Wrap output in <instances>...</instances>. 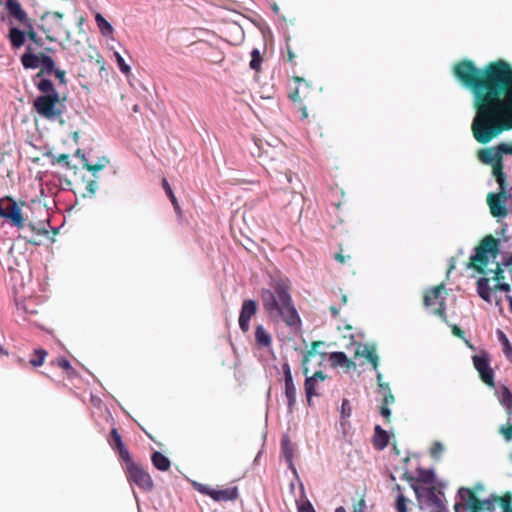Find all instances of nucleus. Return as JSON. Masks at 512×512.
I'll list each match as a JSON object with an SVG mask.
<instances>
[{
	"label": "nucleus",
	"mask_w": 512,
	"mask_h": 512,
	"mask_svg": "<svg viewBox=\"0 0 512 512\" xmlns=\"http://www.w3.org/2000/svg\"><path fill=\"white\" fill-rule=\"evenodd\" d=\"M499 401L503 406L507 408L512 407V392L508 387L503 386L501 388L499 392Z\"/></svg>",
	"instance_id": "nucleus-34"
},
{
	"label": "nucleus",
	"mask_w": 512,
	"mask_h": 512,
	"mask_svg": "<svg viewBox=\"0 0 512 512\" xmlns=\"http://www.w3.org/2000/svg\"><path fill=\"white\" fill-rule=\"evenodd\" d=\"M286 48H287V61L290 63H293L294 59H295V54L293 53V51L288 43L286 45Z\"/></svg>",
	"instance_id": "nucleus-62"
},
{
	"label": "nucleus",
	"mask_w": 512,
	"mask_h": 512,
	"mask_svg": "<svg viewBox=\"0 0 512 512\" xmlns=\"http://www.w3.org/2000/svg\"><path fill=\"white\" fill-rule=\"evenodd\" d=\"M162 187L163 189L165 190L167 196L169 197L174 209L176 211H179L180 210V206H179V203L177 201V198L176 196L174 195L173 191H172V188L170 186V184L168 183L167 179L166 178H163L162 179Z\"/></svg>",
	"instance_id": "nucleus-36"
},
{
	"label": "nucleus",
	"mask_w": 512,
	"mask_h": 512,
	"mask_svg": "<svg viewBox=\"0 0 512 512\" xmlns=\"http://www.w3.org/2000/svg\"><path fill=\"white\" fill-rule=\"evenodd\" d=\"M444 451V447L441 442H434L433 445L430 448V455L434 459H438L442 452Z\"/></svg>",
	"instance_id": "nucleus-48"
},
{
	"label": "nucleus",
	"mask_w": 512,
	"mask_h": 512,
	"mask_svg": "<svg viewBox=\"0 0 512 512\" xmlns=\"http://www.w3.org/2000/svg\"><path fill=\"white\" fill-rule=\"evenodd\" d=\"M285 396L288 402V409L289 411H292L296 403V387L293 379L285 381Z\"/></svg>",
	"instance_id": "nucleus-30"
},
{
	"label": "nucleus",
	"mask_w": 512,
	"mask_h": 512,
	"mask_svg": "<svg viewBox=\"0 0 512 512\" xmlns=\"http://www.w3.org/2000/svg\"><path fill=\"white\" fill-rule=\"evenodd\" d=\"M109 444L115 450V452L118 454L119 458L122 461H125L126 459H129L131 457L127 447L122 441L121 435L118 433L116 428H113L111 430Z\"/></svg>",
	"instance_id": "nucleus-17"
},
{
	"label": "nucleus",
	"mask_w": 512,
	"mask_h": 512,
	"mask_svg": "<svg viewBox=\"0 0 512 512\" xmlns=\"http://www.w3.org/2000/svg\"><path fill=\"white\" fill-rule=\"evenodd\" d=\"M113 56L116 60V63L118 65L119 70L126 76L130 75L131 68L130 66L125 62L124 58L120 55L119 52L114 51Z\"/></svg>",
	"instance_id": "nucleus-38"
},
{
	"label": "nucleus",
	"mask_w": 512,
	"mask_h": 512,
	"mask_svg": "<svg viewBox=\"0 0 512 512\" xmlns=\"http://www.w3.org/2000/svg\"><path fill=\"white\" fill-rule=\"evenodd\" d=\"M377 384L381 390L389 388V383L383 381V376L380 372H377Z\"/></svg>",
	"instance_id": "nucleus-58"
},
{
	"label": "nucleus",
	"mask_w": 512,
	"mask_h": 512,
	"mask_svg": "<svg viewBox=\"0 0 512 512\" xmlns=\"http://www.w3.org/2000/svg\"><path fill=\"white\" fill-rule=\"evenodd\" d=\"M493 175L495 176L499 185L503 188L505 183V174L503 172V166L500 160H498V162L493 166Z\"/></svg>",
	"instance_id": "nucleus-41"
},
{
	"label": "nucleus",
	"mask_w": 512,
	"mask_h": 512,
	"mask_svg": "<svg viewBox=\"0 0 512 512\" xmlns=\"http://www.w3.org/2000/svg\"><path fill=\"white\" fill-rule=\"evenodd\" d=\"M56 364L61 369L65 370L68 375H71L74 372L73 367L71 366L69 360H67L66 358H58L56 360Z\"/></svg>",
	"instance_id": "nucleus-49"
},
{
	"label": "nucleus",
	"mask_w": 512,
	"mask_h": 512,
	"mask_svg": "<svg viewBox=\"0 0 512 512\" xmlns=\"http://www.w3.org/2000/svg\"><path fill=\"white\" fill-rule=\"evenodd\" d=\"M389 444V435L387 431L376 425L374 428L373 445L377 450H383Z\"/></svg>",
	"instance_id": "nucleus-21"
},
{
	"label": "nucleus",
	"mask_w": 512,
	"mask_h": 512,
	"mask_svg": "<svg viewBox=\"0 0 512 512\" xmlns=\"http://www.w3.org/2000/svg\"><path fill=\"white\" fill-rule=\"evenodd\" d=\"M84 159V164H83V167L86 168L88 171L92 172V173H96L100 170H102L105 165L107 163H109V160L107 159H103V163H96V164H90L85 158Z\"/></svg>",
	"instance_id": "nucleus-44"
},
{
	"label": "nucleus",
	"mask_w": 512,
	"mask_h": 512,
	"mask_svg": "<svg viewBox=\"0 0 512 512\" xmlns=\"http://www.w3.org/2000/svg\"><path fill=\"white\" fill-rule=\"evenodd\" d=\"M47 354V351L42 348L35 349L33 356L30 359V364L34 367H39L43 365Z\"/></svg>",
	"instance_id": "nucleus-32"
},
{
	"label": "nucleus",
	"mask_w": 512,
	"mask_h": 512,
	"mask_svg": "<svg viewBox=\"0 0 512 512\" xmlns=\"http://www.w3.org/2000/svg\"><path fill=\"white\" fill-rule=\"evenodd\" d=\"M477 292L479 296L487 301L491 302V294H490V287H489V279L487 278H480L477 281Z\"/></svg>",
	"instance_id": "nucleus-31"
},
{
	"label": "nucleus",
	"mask_w": 512,
	"mask_h": 512,
	"mask_svg": "<svg viewBox=\"0 0 512 512\" xmlns=\"http://www.w3.org/2000/svg\"><path fill=\"white\" fill-rule=\"evenodd\" d=\"M257 312V303L254 300H244L242 303L239 326L243 332H248L250 328V320Z\"/></svg>",
	"instance_id": "nucleus-14"
},
{
	"label": "nucleus",
	"mask_w": 512,
	"mask_h": 512,
	"mask_svg": "<svg viewBox=\"0 0 512 512\" xmlns=\"http://www.w3.org/2000/svg\"><path fill=\"white\" fill-rule=\"evenodd\" d=\"M456 79L474 96L473 137L487 144L502 132L512 129V67L504 60L478 68L464 59L453 67Z\"/></svg>",
	"instance_id": "nucleus-1"
},
{
	"label": "nucleus",
	"mask_w": 512,
	"mask_h": 512,
	"mask_svg": "<svg viewBox=\"0 0 512 512\" xmlns=\"http://www.w3.org/2000/svg\"><path fill=\"white\" fill-rule=\"evenodd\" d=\"M496 500H498L503 512H512V494L510 492L505 493L503 496H497Z\"/></svg>",
	"instance_id": "nucleus-35"
},
{
	"label": "nucleus",
	"mask_w": 512,
	"mask_h": 512,
	"mask_svg": "<svg viewBox=\"0 0 512 512\" xmlns=\"http://www.w3.org/2000/svg\"><path fill=\"white\" fill-rule=\"evenodd\" d=\"M28 227L31 229V231L34 233V236L32 237H24V239L33 244V245H40L41 244V239H39V237H46L48 238L49 237V231L47 230V228L45 226H42V227H36L35 224L33 223H29L28 224Z\"/></svg>",
	"instance_id": "nucleus-24"
},
{
	"label": "nucleus",
	"mask_w": 512,
	"mask_h": 512,
	"mask_svg": "<svg viewBox=\"0 0 512 512\" xmlns=\"http://www.w3.org/2000/svg\"><path fill=\"white\" fill-rule=\"evenodd\" d=\"M366 504L364 498H361L353 505V512H365Z\"/></svg>",
	"instance_id": "nucleus-56"
},
{
	"label": "nucleus",
	"mask_w": 512,
	"mask_h": 512,
	"mask_svg": "<svg viewBox=\"0 0 512 512\" xmlns=\"http://www.w3.org/2000/svg\"><path fill=\"white\" fill-rule=\"evenodd\" d=\"M434 477L435 475L432 470L418 469V476L416 480L424 484H429L434 481Z\"/></svg>",
	"instance_id": "nucleus-37"
},
{
	"label": "nucleus",
	"mask_w": 512,
	"mask_h": 512,
	"mask_svg": "<svg viewBox=\"0 0 512 512\" xmlns=\"http://www.w3.org/2000/svg\"><path fill=\"white\" fill-rule=\"evenodd\" d=\"M496 497L497 495H492L488 499L480 500L481 511L487 510L488 512H493L495 510V503L498 502Z\"/></svg>",
	"instance_id": "nucleus-43"
},
{
	"label": "nucleus",
	"mask_w": 512,
	"mask_h": 512,
	"mask_svg": "<svg viewBox=\"0 0 512 512\" xmlns=\"http://www.w3.org/2000/svg\"><path fill=\"white\" fill-rule=\"evenodd\" d=\"M48 156L51 158V164L56 165L63 163L66 168L70 169V161H69V154H60L59 156L52 155L51 153L48 154Z\"/></svg>",
	"instance_id": "nucleus-42"
},
{
	"label": "nucleus",
	"mask_w": 512,
	"mask_h": 512,
	"mask_svg": "<svg viewBox=\"0 0 512 512\" xmlns=\"http://www.w3.org/2000/svg\"><path fill=\"white\" fill-rule=\"evenodd\" d=\"M98 188V184L96 180H88L85 183L84 191L82 192V196L84 198L89 197L92 198L95 195V192Z\"/></svg>",
	"instance_id": "nucleus-40"
},
{
	"label": "nucleus",
	"mask_w": 512,
	"mask_h": 512,
	"mask_svg": "<svg viewBox=\"0 0 512 512\" xmlns=\"http://www.w3.org/2000/svg\"><path fill=\"white\" fill-rule=\"evenodd\" d=\"M429 493H430V496H431L432 500H433L435 503H437V504H438V503H440L439 498L435 495V488H434V487H431V488H430Z\"/></svg>",
	"instance_id": "nucleus-63"
},
{
	"label": "nucleus",
	"mask_w": 512,
	"mask_h": 512,
	"mask_svg": "<svg viewBox=\"0 0 512 512\" xmlns=\"http://www.w3.org/2000/svg\"><path fill=\"white\" fill-rule=\"evenodd\" d=\"M53 73L55 74L56 78L59 80L60 84H63V85L67 84L66 72L64 70L55 68Z\"/></svg>",
	"instance_id": "nucleus-55"
},
{
	"label": "nucleus",
	"mask_w": 512,
	"mask_h": 512,
	"mask_svg": "<svg viewBox=\"0 0 512 512\" xmlns=\"http://www.w3.org/2000/svg\"><path fill=\"white\" fill-rule=\"evenodd\" d=\"M304 382L305 393L308 405L311 406L312 397L320 396L323 391V382L328 378L322 371L315 372L312 376L306 375Z\"/></svg>",
	"instance_id": "nucleus-12"
},
{
	"label": "nucleus",
	"mask_w": 512,
	"mask_h": 512,
	"mask_svg": "<svg viewBox=\"0 0 512 512\" xmlns=\"http://www.w3.org/2000/svg\"><path fill=\"white\" fill-rule=\"evenodd\" d=\"M351 412H352V409H351V405H350V402L348 399H344L342 401V405H341V416L343 419L345 418H349L351 416Z\"/></svg>",
	"instance_id": "nucleus-52"
},
{
	"label": "nucleus",
	"mask_w": 512,
	"mask_h": 512,
	"mask_svg": "<svg viewBox=\"0 0 512 512\" xmlns=\"http://www.w3.org/2000/svg\"><path fill=\"white\" fill-rule=\"evenodd\" d=\"M24 28L26 29V35L28 36V38L37 46H41V39L37 36L36 32L34 31L32 22L30 23V26H25Z\"/></svg>",
	"instance_id": "nucleus-46"
},
{
	"label": "nucleus",
	"mask_w": 512,
	"mask_h": 512,
	"mask_svg": "<svg viewBox=\"0 0 512 512\" xmlns=\"http://www.w3.org/2000/svg\"><path fill=\"white\" fill-rule=\"evenodd\" d=\"M293 79L297 83V87L289 94V98L294 103H299L301 119L305 120L308 118V111L307 107L302 104V101L308 97L307 91L310 88V84L304 78L299 76H294Z\"/></svg>",
	"instance_id": "nucleus-13"
},
{
	"label": "nucleus",
	"mask_w": 512,
	"mask_h": 512,
	"mask_svg": "<svg viewBox=\"0 0 512 512\" xmlns=\"http://www.w3.org/2000/svg\"><path fill=\"white\" fill-rule=\"evenodd\" d=\"M282 368H283V373H284V380L289 381V380L293 379L289 364H287V363L283 364Z\"/></svg>",
	"instance_id": "nucleus-60"
},
{
	"label": "nucleus",
	"mask_w": 512,
	"mask_h": 512,
	"mask_svg": "<svg viewBox=\"0 0 512 512\" xmlns=\"http://www.w3.org/2000/svg\"><path fill=\"white\" fill-rule=\"evenodd\" d=\"M361 345L358 344V349L356 351V355H362L365 357L372 365L375 370L378 368V355L375 351V348L372 346H364L363 350L360 352Z\"/></svg>",
	"instance_id": "nucleus-26"
},
{
	"label": "nucleus",
	"mask_w": 512,
	"mask_h": 512,
	"mask_svg": "<svg viewBox=\"0 0 512 512\" xmlns=\"http://www.w3.org/2000/svg\"><path fill=\"white\" fill-rule=\"evenodd\" d=\"M96 62L100 66V69L103 70L105 62H104V60H103V58H102V56L100 54H97Z\"/></svg>",
	"instance_id": "nucleus-64"
},
{
	"label": "nucleus",
	"mask_w": 512,
	"mask_h": 512,
	"mask_svg": "<svg viewBox=\"0 0 512 512\" xmlns=\"http://www.w3.org/2000/svg\"><path fill=\"white\" fill-rule=\"evenodd\" d=\"M407 502V498L403 494H399L395 503L397 512H407Z\"/></svg>",
	"instance_id": "nucleus-47"
},
{
	"label": "nucleus",
	"mask_w": 512,
	"mask_h": 512,
	"mask_svg": "<svg viewBox=\"0 0 512 512\" xmlns=\"http://www.w3.org/2000/svg\"><path fill=\"white\" fill-rule=\"evenodd\" d=\"M25 35H26V30L21 31L15 27L11 28L9 31V39H10L11 45L14 48L21 47L25 43Z\"/></svg>",
	"instance_id": "nucleus-29"
},
{
	"label": "nucleus",
	"mask_w": 512,
	"mask_h": 512,
	"mask_svg": "<svg viewBox=\"0 0 512 512\" xmlns=\"http://www.w3.org/2000/svg\"><path fill=\"white\" fill-rule=\"evenodd\" d=\"M151 461L154 467L160 471H168L171 466V462L168 457L159 451H155L151 456Z\"/></svg>",
	"instance_id": "nucleus-25"
},
{
	"label": "nucleus",
	"mask_w": 512,
	"mask_h": 512,
	"mask_svg": "<svg viewBox=\"0 0 512 512\" xmlns=\"http://www.w3.org/2000/svg\"><path fill=\"white\" fill-rule=\"evenodd\" d=\"M261 301L270 319L282 321L295 330L300 328V316L294 306L289 287L284 282H275L269 289H263Z\"/></svg>",
	"instance_id": "nucleus-2"
},
{
	"label": "nucleus",
	"mask_w": 512,
	"mask_h": 512,
	"mask_svg": "<svg viewBox=\"0 0 512 512\" xmlns=\"http://www.w3.org/2000/svg\"><path fill=\"white\" fill-rule=\"evenodd\" d=\"M501 197H505L504 192L500 194L490 193L487 196V203L490 208V212L494 217H505L507 215V209L503 204Z\"/></svg>",
	"instance_id": "nucleus-16"
},
{
	"label": "nucleus",
	"mask_w": 512,
	"mask_h": 512,
	"mask_svg": "<svg viewBox=\"0 0 512 512\" xmlns=\"http://www.w3.org/2000/svg\"><path fill=\"white\" fill-rule=\"evenodd\" d=\"M195 487L199 493L211 497L216 502L235 501L239 497V491L236 486L214 489L205 484H196Z\"/></svg>",
	"instance_id": "nucleus-10"
},
{
	"label": "nucleus",
	"mask_w": 512,
	"mask_h": 512,
	"mask_svg": "<svg viewBox=\"0 0 512 512\" xmlns=\"http://www.w3.org/2000/svg\"><path fill=\"white\" fill-rule=\"evenodd\" d=\"M495 157V153L493 152L492 149L489 148L481 149L478 152L479 160L486 164H491L495 160Z\"/></svg>",
	"instance_id": "nucleus-39"
},
{
	"label": "nucleus",
	"mask_w": 512,
	"mask_h": 512,
	"mask_svg": "<svg viewBox=\"0 0 512 512\" xmlns=\"http://www.w3.org/2000/svg\"><path fill=\"white\" fill-rule=\"evenodd\" d=\"M123 462L125 463L124 470L126 477L130 484L136 485L145 492L153 490V479L141 464L134 462L131 457Z\"/></svg>",
	"instance_id": "nucleus-6"
},
{
	"label": "nucleus",
	"mask_w": 512,
	"mask_h": 512,
	"mask_svg": "<svg viewBox=\"0 0 512 512\" xmlns=\"http://www.w3.org/2000/svg\"><path fill=\"white\" fill-rule=\"evenodd\" d=\"M25 205V202H21ZM0 217L8 220L11 226L23 229L26 226V219L22 213L21 206L12 197L5 196L0 199Z\"/></svg>",
	"instance_id": "nucleus-8"
},
{
	"label": "nucleus",
	"mask_w": 512,
	"mask_h": 512,
	"mask_svg": "<svg viewBox=\"0 0 512 512\" xmlns=\"http://www.w3.org/2000/svg\"><path fill=\"white\" fill-rule=\"evenodd\" d=\"M35 86L41 93L33 102V108L37 114L47 120L60 119L65 108V98L61 99L60 94L49 79H41L35 82Z\"/></svg>",
	"instance_id": "nucleus-3"
},
{
	"label": "nucleus",
	"mask_w": 512,
	"mask_h": 512,
	"mask_svg": "<svg viewBox=\"0 0 512 512\" xmlns=\"http://www.w3.org/2000/svg\"><path fill=\"white\" fill-rule=\"evenodd\" d=\"M329 361L333 367H345L350 369L354 366V362L349 359L344 352L330 353Z\"/></svg>",
	"instance_id": "nucleus-22"
},
{
	"label": "nucleus",
	"mask_w": 512,
	"mask_h": 512,
	"mask_svg": "<svg viewBox=\"0 0 512 512\" xmlns=\"http://www.w3.org/2000/svg\"><path fill=\"white\" fill-rule=\"evenodd\" d=\"M323 344H324V342H322V341H313L311 343L310 349L304 354L303 360H302L304 375H307L309 373V368L307 366L308 362L311 360L312 357L316 356L317 348Z\"/></svg>",
	"instance_id": "nucleus-27"
},
{
	"label": "nucleus",
	"mask_w": 512,
	"mask_h": 512,
	"mask_svg": "<svg viewBox=\"0 0 512 512\" xmlns=\"http://www.w3.org/2000/svg\"><path fill=\"white\" fill-rule=\"evenodd\" d=\"M473 364L480 379L489 387H495L494 372L490 366L489 354L485 351L473 356Z\"/></svg>",
	"instance_id": "nucleus-11"
},
{
	"label": "nucleus",
	"mask_w": 512,
	"mask_h": 512,
	"mask_svg": "<svg viewBox=\"0 0 512 512\" xmlns=\"http://www.w3.org/2000/svg\"><path fill=\"white\" fill-rule=\"evenodd\" d=\"M262 62L263 58L260 51L258 49H253L251 51V61L249 63V67L256 72H259L261 70Z\"/></svg>",
	"instance_id": "nucleus-33"
},
{
	"label": "nucleus",
	"mask_w": 512,
	"mask_h": 512,
	"mask_svg": "<svg viewBox=\"0 0 512 512\" xmlns=\"http://www.w3.org/2000/svg\"><path fill=\"white\" fill-rule=\"evenodd\" d=\"M298 512H316L309 500L297 504Z\"/></svg>",
	"instance_id": "nucleus-53"
},
{
	"label": "nucleus",
	"mask_w": 512,
	"mask_h": 512,
	"mask_svg": "<svg viewBox=\"0 0 512 512\" xmlns=\"http://www.w3.org/2000/svg\"><path fill=\"white\" fill-rule=\"evenodd\" d=\"M282 449L285 457L290 461L292 458V450L289 447V440L287 438L282 440Z\"/></svg>",
	"instance_id": "nucleus-54"
},
{
	"label": "nucleus",
	"mask_w": 512,
	"mask_h": 512,
	"mask_svg": "<svg viewBox=\"0 0 512 512\" xmlns=\"http://www.w3.org/2000/svg\"><path fill=\"white\" fill-rule=\"evenodd\" d=\"M62 20L61 12L47 11L41 16L38 28L46 35L48 41L55 42L59 37L68 36Z\"/></svg>",
	"instance_id": "nucleus-5"
},
{
	"label": "nucleus",
	"mask_w": 512,
	"mask_h": 512,
	"mask_svg": "<svg viewBox=\"0 0 512 512\" xmlns=\"http://www.w3.org/2000/svg\"><path fill=\"white\" fill-rule=\"evenodd\" d=\"M499 253V240L492 235L485 236L475 248V254L470 257L468 267L480 274H485V267L490 257L496 258Z\"/></svg>",
	"instance_id": "nucleus-4"
},
{
	"label": "nucleus",
	"mask_w": 512,
	"mask_h": 512,
	"mask_svg": "<svg viewBox=\"0 0 512 512\" xmlns=\"http://www.w3.org/2000/svg\"><path fill=\"white\" fill-rule=\"evenodd\" d=\"M255 341L259 347L269 348L272 344V337L262 325H257L255 328Z\"/></svg>",
	"instance_id": "nucleus-23"
},
{
	"label": "nucleus",
	"mask_w": 512,
	"mask_h": 512,
	"mask_svg": "<svg viewBox=\"0 0 512 512\" xmlns=\"http://www.w3.org/2000/svg\"><path fill=\"white\" fill-rule=\"evenodd\" d=\"M493 279L496 280L497 282H501L504 279L503 269L499 264H497L496 269L494 270Z\"/></svg>",
	"instance_id": "nucleus-57"
},
{
	"label": "nucleus",
	"mask_w": 512,
	"mask_h": 512,
	"mask_svg": "<svg viewBox=\"0 0 512 512\" xmlns=\"http://www.w3.org/2000/svg\"><path fill=\"white\" fill-rule=\"evenodd\" d=\"M452 333L454 336L464 339L465 332L457 325H452Z\"/></svg>",
	"instance_id": "nucleus-59"
},
{
	"label": "nucleus",
	"mask_w": 512,
	"mask_h": 512,
	"mask_svg": "<svg viewBox=\"0 0 512 512\" xmlns=\"http://www.w3.org/2000/svg\"><path fill=\"white\" fill-rule=\"evenodd\" d=\"M42 52L37 54L32 53L31 47H27V51L21 56V63L26 69H36L40 67V57H43Z\"/></svg>",
	"instance_id": "nucleus-18"
},
{
	"label": "nucleus",
	"mask_w": 512,
	"mask_h": 512,
	"mask_svg": "<svg viewBox=\"0 0 512 512\" xmlns=\"http://www.w3.org/2000/svg\"><path fill=\"white\" fill-rule=\"evenodd\" d=\"M458 496L460 502L454 504L455 512H463L464 510L469 512H481L480 499L475 495V490L460 487L458 489Z\"/></svg>",
	"instance_id": "nucleus-9"
},
{
	"label": "nucleus",
	"mask_w": 512,
	"mask_h": 512,
	"mask_svg": "<svg viewBox=\"0 0 512 512\" xmlns=\"http://www.w3.org/2000/svg\"><path fill=\"white\" fill-rule=\"evenodd\" d=\"M445 285L440 283L427 289L423 296V305L426 308H433V314L439 316L443 321H447L445 304Z\"/></svg>",
	"instance_id": "nucleus-7"
},
{
	"label": "nucleus",
	"mask_w": 512,
	"mask_h": 512,
	"mask_svg": "<svg viewBox=\"0 0 512 512\" xmlns=\"http://www.w3.org/2000/svg\"><path fill=\"white\" fill-rule=\"evenodd\" d=\"M500 434L504 437L505 441L509 442L512 440V424L507 423L499 428Z\"/></svg>",
	"instance_id": "nucleus-50"
},
{
	"label": "nucleus",
	"mask_w": 512,
	"mask_h": 512,
	"mask_svg": "<svg viewBox=\"0 0 512 512\" xmlns=\"http://www.w3.org/2000/svg\"><path fill=\"white\" fill-rule=\"evenodd\" d=\"M40 61V70L34 77V83L44 79V75H50L55 70V62L52 57L43 54V57H40Z\"/></svg>",
	"instance_id": "nucleus-19"
},
{
	"label": "nucleus",
	"mask_w": 512,
	"mask_h": 512,
	"mask_svg": "<svg viewBox=\"0 0 512 512\" xmlns=\"http://www.w3.org/2000/svg\"><path fill=\"white\" fill-rule=\"evenodd\" d=\"M6 9L9 15L14 17L23 27L30 26L31 19L27 16L18 0H7Z\"/></svg>",
	"instance_id": "nucleus-15"
},
{
	"label": "nucleus",
	"mask_w": 512,
	"mask_h": 512,
	"mask_svg": "<svg viewBox=\"0 0 512 512\" xmlns=\"http://www.w3.org/2000/svg\"><path fill=\"white\" fill-rule=\"evenodd\" d=\"M335 260L338 261L339 263L341 264H345V263H348L352 258H353V254L352 253H347L345 254L344 253V250L342 248V246L340 245L339 246V252H337L335 254Z\"/></svg>",
	"instance_id": "nucleus-45"
},
{
	"label": "nucleus",
	"mask_w": 512,
	"mask_h": 512,
	"mask_svg": "<svg viewBox=\"0 0 512 512\" xmlns=\"http://www.w3.org/2000/svg\"><path fill=\"white\" fill-rule=\"evenodd\" d=\"M502 338H503V342H502L503 343V352H504L505 356L507 357V359L512 364V346L510 345L509 340L506 338V336L504 334H502Z\"/></svg>",
	"instance_id": "nucleus-51"
},
{
	"label": "nucleus",
	"mask_w": 512,
	"mask_h": 512,
	"mask_svg": "<svg viewBox=\"0 0 512 512\" xmlns=\"http://www.w3.org/2000/svg\"><path fill=\"white\" fill-rule=\"evenodd\" d=\"M95 21L101 34L105 37L112 36L114 33L113 26L100 14L95 15Z\"/></svg>",
	"instance_id": "nucleus-28"
},
{
	"label": "nucleus",
	"mask_w": 512,
	"mask_h": 512,
	"mask_svg": "<svg viewBox=\"0 0 512 512\" xmlns=\"http://www.w3.org/2000/svg\"><path fill=\"white\" fill-rule=\"evenodd\" d=\"M383 391V398L382 403L380 407V413L385 418L386 422H390L391 418V410L389 409V405L394 404L395 397L390 389L382 390Z\"/></svg>",
	"instance_id": "nucleus-20"
},
{
	"label": "nucleus",
	"mask_w": 512,
	"mask_h": 512,
	"mask_svg": "<svg viewBox=\"0 0 512 512\" xmlns=\"http://www.w3.org/2000/svg\"><path fill=\"white\" fill-rule=\"evenodd\" d=\"M494 290H495V291L501 290V291L509 292V291H510V285H509L508 283H501V282H498V283L494 286Z\"/></svg>",
	"instance_id": "nucleus-61"
}]
</instances>
